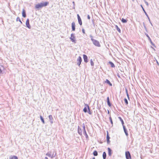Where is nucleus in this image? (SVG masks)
<instances>
[{
  "instance_id": "48",
  "label": "nucleus",
  "mask_w": 159,
  "mask_h": 159,
  "mask_svg": "<svg viewBox=\"0 0 159 159\" xmlns=\"http://www.w3.org/2000/svg\"><path fill=\"white\" fill-rule=\"evenodd\" d=\"M93 159H95V157H93Z\"/></svg>"
},
{
  "instance_id": "39",
  "label": "nucleus",
  "mask_w": 159,
  "mask_h": 159,
  "mask_svg": "<svg viewBox=\"0 0 159 159\" xmlns=\"http://www.w3.org/2000/svg\"><path fill=\"white\" fill-rule=\"evenodd\" d=\"M127 94V97H128V98L129 99V95L128 94V93H127V94Z\"/></svg>"
},
{
  "instance_id": "21",
  "label": "nucleus",
  "mask_w": 159,
  "mask_h": 159,
  "mask_svg": "<svg viewBox=\"0 0 159 159\" xmlns=\"http://www.w3.org/2000/svg\"><path fill=\"white\" fill-rule=\"evenodd\" d=\"M109 63L111 65V67H115V65L112 62L109 61Z\"/></svg>"
},
{
  "instance_id": "3",
  "label": "nucleus",
  "mask_w": 159,
  "mask_h": 159,
  "mask_svg": "<svg viewBox=\"0 0 159 159\" xmlns=\"http://www.w3.org/2000/svg\"><path fill=\"white\" fill-rule=\"evenodd\" d=\"M70 39L72 42L74 43H76V42L75 39V37L74 34H71V37H70Z\"/></svg>"
},
{
  "instance_id": "32",
  "label": "nucleus",
  "mask_w": 159,
  "mask_h": 159,
  "mask_svg": "<svg viewBox=\"0 0 159 159\" xmlns=\"http://www.w3.org/2000/svg\"><path fill=\"white\" fill-rule=\"evenodd\" d=\"M116 26L117 27V30L120 33V29H119L118 27L117 26Z\"/></svg>"
},
{
  "instance_id": "36",
  "label": "nucleus",
  "mask_w": 159,
  "mask_h": 159,
  "mask_svg": "<svg viewBox=\"0 0 159 159\" xmlns=\"http://www.w3.org/2000/svg\"><path fill=\"white\" fill-rule=\"evenodd\" d=\"M151 44H152V45L153 46H154V47H155V44L153 43L152 42V41L151 42H150Z\"/></svg>"
},
{
  "instance_id": "10",
  "label": "nucleus",
  "mask_w": 159,
  "mask_h": 159,
  "mask_svg": "<svg viewBox=\"0 0 159 159\" xmlns=\"http://www.w3.org/2000/svg\"><path fill=\"white\" fill-rule=\"evenodd\" d=\"M83 58L84 59V61L85 62H88V57L87 56L85 55H83Z\"/></svg>"
},
{
  "instance_id": "29",
  "label": "nucleus",
  "mask_w": 159,
  "mask_h": 159,
  "mask_svg": "<svg viewBox=\"0 0 159 159\" xmlns=\"http://www.w3.org/2000/svg\"><path fill=\"white\" fill-rule=\"evenodd\" d=\"M83 111L84 112H87V108L86 107H85Z\"/></svg>"
},
{
  "instance_id": "30",
  "label": "nucleus",
  "mask_w": 159,
  "mask_h": 159,
  "mask_svg": "<svg viewBox=\"0 0 159 159\" xmlns=\"http://www.w3.org/2000/svg\"><path fill=\"white\" fill-rule=\"evenodd\" d=\"M126 105H127L128 104V102L127 99L126 98H125L124 99Z\"/></svg>"
},
{
  "instance_id": "38",
  "label": "nucleus",
  "mask_w": 159,
  "mask_h": 159,
  "mask_svg": "<svg viewBox=\"0 0 159 159\" xmlns=\"http://www.w3.org/2000/svg\"><path fill=\"white\" fill-rule=\"evenodd\" d=\"M145 3L147 6H148V2L146 1L145 2Z\"/></svg>"
},
{
  "instance_id": "22",
  "label": "nucleus",
  "mask_w": 159,
  "mask_h": 159,
  "mask_svg": "<svg viewBox=\"0 0 159 159\" xmlns=\"http://www.w3.org/2000/svg\"><path fill=\"white\" fill-rule=\"evenodd\" d=\"M109 139H110V137L108 135V134L107 133V142L108 143H109V142H110L109 141Z\"/></svg>"
},
{
  "instance_id": "13",
  "label": "nucleus",
  "mask_w": 159,
  "mask_h": 159,
  "mask_svg": "<svg viewBox=\"0 0 159 159\" xmlns=\"http://www.w3.org/2000/svg\"><path fill=\"white\" fill-rule=\"evenodd\" d=\"M123 129L124 130V131L126 135V136H128V134L127 132V131L125 128V126L124 125H123Z\"/></svg>"
},
{
  "instance_id": "41",
  "label": "nucleus",
  "mask_w": 159,
  "mask_h": 159,
  "mask_svg": "<svg viewBox=\"0 0 159 159\" xmlns=\"http://www.w3.org/2000/svg\"><path fill=\"white\" fill-rule=\"evenodd\" d=\"M125 91H126V94H127V93H128V90H127V89H125Z\"/></svg>"
},
{
  "instance_id": "42",
  "label": "nucleus",
  "mask_w": 159,
  "mask_h": 159,
  "mask_svg": "<svg viewBox=\"0 0 159 159\" xmlns=\"http://www.w3.org/2000/svg\"><path fill=\"white\" fill-rule=\"evenodd\" d=\"M148 40H149V41H150V42L152 41L151 40V39L150 38H149V39H148Z\"/></svg>"
},
{
  "instance_id": "7",
  "label": "nucleus",
  "mask_w": 159,
  "mask_h": 159,
  "mask_svg": "<svg viewBox=\"0 0 159 159\" xmlns=\"http://www.w3.org/2000/svg\"><path fill=\"white\" fill-rule=\"evenodd\" d=\"M125 156L127 159H130L131 158V156L129 152H125Z\"/></svg>"
},
{
  "instance_id": "34",
  "label": "nucleus",
  "mask_w": 159,
  "mask_h": 159,
  "mask_svg": "<svg viewBox=\"0 0 159 159\" xmlns=\"http://www.w3.org/2000/svg\"><path fill=\"white\" fill-rule=\"evenodd\" d=\"M72 3L73 4V6H74V7H73V9H75V2H72Z\"/></svg>"
},
{
  "instance_id": "9",
  "label": "nucleus",
  "mask_w": 159,
  "mask_h": 159,
  "mask_svg": "<svg viewBox=\"0 0 159 159\" xmlns=\"http://www.w3.org/2000/svg\"><path fill=\"white\" fill-rule=\"evenodd\" d=\"M26 25L27 27L29 29H30L31 28V26L29 24V20L28 19H27L26 21Z\"/></svg>"
},
{
  "instance_id": "43",
  "label": "nucleus",
  "mask_w": 159,
  "mask_h": 159,
  "mask_svg": "<svg viewBox=\"0 0 159 159\" xmlns=\"http://www.w3.org/2000/svg\"><path fill=\"white\" fill-rule=\"evenodd\" d=\"M90 37L91 38H91H93V36L92 35H90Z\"/></svg>"
},
{
  "instance_id": "19",
  "label": "nucleus",
  "mask_w": 159,
  "mask_h": 159,
  "mask_svg": "<svg viewBox=\"0 0 159 159\" xmlns=\"http://www.w3.org/2000/svg\"><path fill=\"white\" fill-rule=\"evenodd\" d=\"M107 102L108 105V106L109 107H111V105L109 99V98L108 97H107Z\"/></svg>"
},
{
  "instance_id": "14",
  "label": "nucleus",
  "mask_w": 159,
  "mask_h": 159,
  "mask_svg": "<svg viewBox=\"0 0 159 159\" xmlns=\"http://www.w3.org/2000/svg\"><path fill=\"white\" fill-rule=\"evenodd\" d=\"M22 15L24 17H26L25 11L24 9H23L22 10Z\"/></svg>"
},
{
  "instance_id": "20",
  "label": "nucleus",
  "mask_w": 159,
  "mask_h": 159,
  "mask_svg": "<svg viewBox=\"0 0 159 159\" xmlns=\"http://www.w3.org/2000/svg\"><path fill=\"white\" fill-rule=\"evenodd\" d=\"M103 158V159H105L106 157V154L105 152H104L102 155Z\"/></svg>"
},
{
  "instance_id": "8",
  "label": "nucleus",
  "mask_w": 159,
  "mask_h": 159,
  "mask_svg": "<svg viewBox=\"0 0 159 159\" xmlns=\"http://www.w3.org/2000/svg\"><path fill=\"white\" fill-rule=\"evenodd\" d=\"M77 18L79 24L81 25H82V21L81 19L79 14L77 15Z\"/></svg>"
},
{
  "instance_id": "37",
  "label": "nucleus",
  "mask_w": 159,
  "mask_h": 159,
  "mask_svg": "<svg viewBox=\"0 0 159 159\" xmlns=\"http://www.w3.org/2000/svg\"><path fill=\"white\" fill-rule=\"evenodd\" d=\"M87 18L89 20L90 19V16L89 15H88L87 16Z\"/></svg>"
},
{
  "instance_id": "4",
  "label": "nucleus",
  "mask_w": 159,
  "mask_h": 159,
  "mask_svg": "<svg viewBox=\"0 0 159 159\" xmlns=\"http://www.w3.org/2000/svg\"><path fill=\"white\" fill-rule=\"evenodd\" d=\"M82 61V60L81 57L79 56L77 60V63L79 67H80V65Z\"/></svg>"
},
{
  "instance_id": "18",
  "label": "nucleus",
  "mask_w": 159,
  "mask_h": 159,
  "mask_svg": "<svg viewBox=\"0 0 159 159\" xmlns=\"http://www.w3.org/2000/svg\"><path fill=\"white\" fill-rule=\"evenodd\" d=\"M142 6V8L143 9V11H144L145 15L146 16L148 17V19H149V20L150 21V19H149V18L148 17V14L145 11L144 9L143 8V7L142 6Z\"/></svg>"
},
{
  "instance_id": "44",
  "label": "nucleus",
  "mask_w": 159,
  "mask_h": 159,
  "mask_svg": "<svg viewBox=\"0 0 159 159\" xmlns=\"http://www.w3.org/2000/svg\"><path fill=\"white\" fill-rule=\"evenodd\" d=\"M2 72V70L0 68V73H1Z\"/></svg>"
},
{
  "instance_id": "15",
  "label": "nucleus",
  "mask_w": 159,
  "mask_h": 159,
  "mask_svg": "<svg viewBox=\"0 0 159 159\" xmlns=\"http://www.w3.org/2000/svg\"><path fill=\"white\" fill-rule=\"evenodd\" d=\"M105 82L108 84L110 86H111L112 85V84L110 82V81L108 80L107 79H106L105 81Z\"/></svg>"
},
{
  "instance_id": "31",
  "label": "nucleus",
  "mask_w": 159,
  "mask_h": 159,
  "mask_svg": "<svg viewBox=\"0 0 159 159\" xmlns=\"http://www.w3.org/2000/svg\"><path fill=\"white\" fill-rule=\"evenodd\" d=\"M109 119H110V121L111 122V123L112 125L113 124V122H112V119H111V116H110L109 117Z\"/></svg>"
},
{
  "instance_id": "49",
  "label": "nucleus",
  "mask_w": 159,
  "mask_h": 159,
  "mask_svg": "<svg viewBox=\"0 0 159 159\" xmlns=\"http://www.w3.org/2000/svg\"><path fill=\"white\" fill-rule=\"evenodd\" d=\"M144 27H145V29H146V27H145V26H144Z\"/></svg>"
},
{
  "instance_id": "33",
  "label": "nucleus",
  "mask_w": 159,
  "mask_h": 159,
  "mask_svg": "<svg viewBox=\"0 0 159 159\" xmlns=\"http://www.w3.org/2000/svg\"><path fill=\"white\" fill-rule=\"evenodd\" d=\"M16 20L17 21H19L21 23H22V22L20 20V18L19 17H18L17 18V19H16Z\"/></svg>"
},
{
  "instance_id": "2",
  "label": "nucleus",
  "mask_w": 159,
  "mask_h": 159,
  "mask_svg": "<svg viewBox=\"0 0 159 159\" xmlns=\"http://www.w3.org/2000/svg\"><path fill=\"white\" fill-rule=\"evenodd\" d=\"M91 40L92 41L93 44L95 46L98 47H100L101 46L99 42L98 41L94 39L93 38H91Z\"/></svg>"
},
{
  "instance_id": "35",
  "label": "nucleus",
  "mask_w": 159,
  "mask_h": 159,
  "mask_svg": "<svg viewBox=\"0 0 159 159\" xmlns=\"http://www.w3.org/2000/svg\"><path fill=\"white\" fill-rule=\"evenodd\" d=\"M145 35H146V36L148 38V39H149V38H150L148 35L147 34H145Z\"/></svg>"
},
{
  "instance_id": "28",
  "label": "nucleus",
  "mask_w": 159,
  "mask_h": 159,
  "mask_svg": "<svg viewBox=\"0 0 159 159\" xmlns=\"http://www.w3.org/2000/svg\"><path fill=\"white\" fill-rule=\"evenodd\" d=\"M46 155L47 156H48V157H51V158H52V157L51 156V154L50 153H49V152L47 153Z\"/></svg>"
},
{
  "instance_id": "45",
  "label": "nucleus",
  "mask_w": 159,
  "mask_h": 159,
  "mask_svg": "<svg viewBox=\"0 0 159 159\" xmlns=\"http://www.w3.org/2000/svg\"><path fill=\"white\" fill-rule=\"evenodd\" d=\"M86 106H87V107H88V109H89V106L87 105H86Z\"/></svg>"
},
{
  "instance_id": "46",
  "label": "nucleus",
  "mask_w": 159,
  "mask_h": 159,
  "mask_svg": "<svg viewBox=\"0 0 159 159\" xmlns=\"http://www.w3.org/2000/svg\"><path fill=\"white\" fill-rule=\"evenodd\" d=\"M44 159H48V158L47 157H45Z\"/></svg>"
},
{
  "instance_id": "23",
  "label": "nucleus",
  "mask_w": 159,
  "mask_h": 159,
  "mask_svg": "<svg viewBox=\"0 0 159 159\" xmlns=\"http://www.w3.org/2000/svg\"><path fill=\"white\" fill-rule=\"evenodd\" d=\"M118 118L120 119V121H121L122 125L123 126V125H124V122L123 121V120L120 117H119Z\"/></svg>"
},
{
  "instance_id": "1",
  "label": "nucleus",
  "mask_w": 159,
  "mask_h": 159,
  "mask_svg": "<svg viewBox=\"0 0 159 159\" xmlns=\"http://www.w3.org/2000/svg\"><path fill=\"white\" fill-rule=\"evenodd\" d=\"M48 3H49L48 2H41L40 3H39L36 5L35 8H41L43 7L47 6Z\"/></svg>"
},
{
  "instance_id": "26",
  "label": "nucleus",
  "mask_w": 159,
  "mask_h": 159,
  "mask_svg": "<svg viewBox=\"0 0 159 159\" xmlns=\"http://www.w3.org/2000/svg\"><path fill=\"white\" fill-rule=\"evenodd\" d=\"M121 21L123 23H126L127 22V20L124 18L122 19Z\"/></svg>"
},
{
  "instance_id": "6",
  "label": "nucleus",
  "mask_w": 159,
  "mask_h": 159,
  "mask_svg": "<svg viewBox=\"0 0 159 159\" xmlns=\"http://www.w3.org/2000/svg\"><path fill=\"white\" fill-rule=\"evenodd\" d=\"M78 131L79 133V134L80 135H82V132H83V130H82V128L80 127L79 126L78 127Z\"/></svg>"
},
{
  "instance_id": "16",
  "label": "nucleus",
  "mask_w": 159,
  "mask_h": 159,
  "mask_svg": "<svg viewBox=\"0 0 159 159\" xmlns=\"http://www.w3.org/2000/svg\"><path fill=\"white\" fill-rule=\"evenodd\" d=\"M108 155L109 156H111V149L110 148H108Z\"/></svg>"
},
{
  "instance_id": "17",
  "label": "nucleus",
  "mask_w": 159,
  "mask_h": 159,
  "mask_svg": "<svg viewBox=\"0 0 159 159\" xmlns=\"http://www.w3.org/2000/svg\"><path fill=\"white\" fill-rule=\"evenodd\" d=\"M10 159H18L17 157L15 156H11L9 157Z\"/></svg>"
},
{
  "instance_id": "27",
  "label": "nucleus",
  "mask_w": 159,
  "mask_h": 159,
  "mask_svg": "<svg viewBox=\"0 0 159 159\" xmlns=\"http://www.w3.org/2000/svg\"><path fill=\"white\" fill-rule=\"evenodd\" d=\"M90 63H91V65L92 66H94V63L92 59H91L90 60Z\"/></svg>"
},
{
  "instance_id": "50",
  "label": "nucleus",
  "mask_w": 159,
  "mask_h": 159,
  "mask_svg": "<svg viewBox=\"0 0 159 159\" xmlns=\"http://www.w3.org/2000/svg\"><path fill=\"white\" fill-rule=\"evenodd\" d=\"M108 113H109V111H108Z\"/></svg>"
},
{
  "instance_id": "25",
  "label": "nucleus",
  "mask_w": 159,
  "mask_h": 159,
  "mask_svg": "<svg viewBox=\"0 0 159 159\" xmlns=\"http://www.w3.org/2000/svg\"><path fill=\"white\" fill-rule=\"evenodd\" d=\"M93 154L94 156H97L98 155V152L96 151H95L93 152Z\"/></svg>"
},
{
  "instance_id": "47",
  "label": "nucleus",
  "mask_w": 159,
  "mask_h": 159,
  "mask_svg": "<svg viewBox=\"0 0 159 159\" xmlns=\"http://www.w3.org/2000/svg\"><path fill=\"white\" fill-rule=\"evenodd\" d=\"M157 62L158 64H159L158 62V61H157Z\"/></svg>"
},
{
  "instance_id": "24",
  "label": "nucleus",
  "mask_w": 159,
  "mask_h": 159,
  "mask_svg": "<svg viewBox=\"0 0 159 159\" xmlns=\"http://www.w3.org/2000/svg\"><path fill=\"white\" fill-rule=\"evenodd\" d=\"M40 119L42 121V122H43V123L44 124L45 123V122H44V120L43 119V117H42V116H40Z\"/></svg>"
},
{
  "instance_id": "11",
  "label": "nucleus",
  "mask_w": 159,
  "mask_h": 159,
  "mask_svg": "<svg viewBox=\"0 0 159 159\" xmlns=\"http://www.w3.org/2000/svg\"><path fill=\"white\" fill-rule=\"evenodd\" d=\"M71 25L72 30L74 31L75 30V22H73L71 24Z\"/></svg>"
},
{
  "instance_id": "40",
  "label": "nucleus",
  "mask_w": 159,
  "mask_h": 159,
  "mask_svg": "<svg viewBox=\"0 0 159 159\" xmlns=\"http://www.w3.org/2000/svg\"><path fill=\"white\" fill-rule=\"evenodd\" d=\"M82 32L83 33H85V31L84 30V29H83L82 30Z\"/></svg>"
},
{
  "instance_id": "5",
  "label": "nucleus",
  "mask_w": 159,
  "mask_h": 159,
  "mask_svg": "<svg viewBox=\"0 0 159 159\" xmlns=\"http://www.w3.org/2000/svg\"><path fill=\"white\" fill-rule=\"evenodd\" d=\"M82 130L83 131V134L86 136V137H88V136L86 133L85 128V126L84 124H82Z\"/></svg>"
},
{
  "instance_id": "12",
  "label": "nucleus",
  "mask_w": 159,
  "mask_h": 159,
  "mask_svg": "<svg viewBox=\"0 0 159 159\" xmlns=\"http://www.w3.org/2000/svg\"><path fill=\"white\" fill-rule=\"evenodd\" d=\"M48 118L50 120V121L51 124L53 123V118L52 117V116L51 115H49L48 116Z\"/></svg>"
}]
</instances>
